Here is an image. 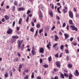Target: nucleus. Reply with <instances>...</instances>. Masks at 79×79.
I'll use <instances>...</instances> for the list:
<instances>
[{"mask_svg": "<svg viewBox=\"0 0 79 79\" xmlns=\"http://www.w3.org/2000/svg\"><path fill=\"white\" fill-rule=\"evenodd\" d=\"M65 51L66 53H69V51H68V50L67 49H66L65 50Z\"/></svg>", "mask_w": 79, "mask_h": 79, "instance_id": "obj_43", "label": "nucleus"}, {"mask_svg": "<svg viewBox=\"0 0 79 79\" xmlns=\"http://www.w3.org/2000/svg\"><path fill=\"white\" fill-rule=\"evenodd\" d=\"M64 74L63 73H60V76L62 79H64Z\"/></svg>", "mask_w": 79, "mask_h": 79, "instance_id": "obj_20", "label": "nucleus"}, {"mask_svg": "<svg viewBox=\"0 0 79 79\" xmlns=\"http://www.w3.org/2000/svg\"><path fill=\"white\" fill-rule=\"evenodd\" d=\"M29 16H28L27 17V19H26V21L27 22H28V21H29Z\"/></svg>", "mask_w": 79, "mask_h": 79, "instance_id": "obj_59", "label": "nucleus"}, {"mask_svg": "<svg viewBox=\"0 0 79 79\" xmlns=\"http://www.w3.org/2000/svg\"><path fill=\"white\" fill-rule=\"evenodd\" d=\"M30 31H31V32H34V28H31Z\"/></svg>", "mask_w": 79, "mask_h": 79, "instance_id": "obj_35", "label": "nucleus"}, {"mask_svg": "<svg viewBox=\"0 0 79 79\" xmlns=\"http://www.w3.org/2000/svg\"><path fill=\"white\" fill-rule=\"evenodd\" d=\"M37 79H41V77L38 76L37 77Z\"/></svg>", "mask_w": 79, "mask_h": 79, "instance_id": "obj_61", "label": "nucleus"}, {"mask_svg": "<svg viewBox=\"0 0 79 79\" xmlns=\"http://www.w3.org/2000/svg\"><path fill=\"white\" fill-rule=\"evenodd\" d=\"M48 61L49 62H51V61H52V58L51 56H50L48 57Z\"/></svg>", "mask_w": 79, "mask_h": 79, "instance_id": "obj_17", "label": "nucleus"}, {"mask_svg": "<svg viewBox=\"0 0 79 79\" xmlns=\"http://www.w3.org/2000/svg\"><path fill=\"white\" fill-rule=\"evenodd\" d=\"M29 78V77L27 76H26L25 77H24V79H27Z\"/></svg>", "mask_w": 79, "mask_h": 79, "instance_id": "obj_54", "label": "nucleus"}, {"mask_svg": "<svg viewBox=\"0 0 79 79\" xmlns=\"http://www.w3.org/2000/svg\"><path fill=\"white\" fill-rule=\"evenodd\" d=\"M56 64L57 68H60L61 67V64L60 61H57L56 62Z\"/></svg>", "mask_w": 79, "mask_h": 79, "instance_id": "obj_3", "label": "nucleus"}, {"mask_svg": "<svg viewBox=\"0 0 79 79\" xmlns=\"http://www.w3.org/2000/svg\"><path fill=\"white\" fill-rule=\"evenodd\" d=\"M32 50H35V47H34L33 46L32 47Z\"/></svg>", "mask_w": 79, "mask_h": 79, "instance_id": "obj_63", "label": "nucleus"}, {"mask_svg": "<svg viewBox=\"0 0 79 79\" xmlns=\"http://www.w3.org/2000/svg\"><path fill=\"white\" fill-rule=\"evenodd\" d=\"M12 10L13 11H15V6H14L12 8Z\"/></svg>", "mask_w": 79, "mask_h": 79, "instance_id": "obj_39", "label": "nucleus"}, {"mask_svg": "<svg viewBox=\"0 0 79 79\" xmlns=\"http://www.w3.org/2000/svg\"><path fill=\"white\" fill-rule=\"evenodd\" d=\"M58 43H55L52 46L53 48H54V49L56 51H57L58 50Z\"/></svg>", "mask_w": 79, "mask_h": 79, "instance_id": "obj_1", "label": "nucleus"}, {"mask_svg": "<svg viewBox=\"0 0 79 79\" xmlns=\"http://www.w3.org/2000/svg\"><path fill=\"white\" fill-rule=\"evenodd\" d=\"M69 23L70 24H73V21H72V20H69Z\"/></svg>", "mask_w": 79, "mask_h": 79, "instance_id": "obj_31", "label": "nucleus"}, {"mask_svg": "<svg viewBox=\"0 0 79 79\" xmlns=\"http://www.w3.org/2000/svg\"><path fill=\"white\" fill-rule=\"evenodd\" d=\"M22 65L21 64H20L19 65V69H21V68H22Z\"/></svg>", "mask_w": 79, "mask_h": 79, "instance_id": "obj_51", "label": "nucleus"}, {"mask_svg": "<svg viewBox=\"0 0 79 79\" xmlns=\"http://www.w3.org/2000/svg\"><path fill=\"white\" fill-rule=\"evenodd\" d=\"M31 53L32 54V55H34L36 54V52L35 50H31Z\"/></svg>", "mask_w": 79, "mask_h": 79, "instance_id": "obj_18", "label": "nucleus"}, {"mask_svg": "<svg viewBox=\"0 0 79 79\" xmlns=\"http://www.w3.org/2000/svg\"><path fill=\"white\" fill-rule=\"evenodd\" d=\"M68 66L69 68L70 69L72 68H73V66L71 64H69L68 65Z\"/></svg>", "mask_w": 79, "mask_h": 79, "instance_id": "obj_29", "label": "nucleus"}, {"mask_svg": "<svg viewBox=\"0 0 79 79\" xmlns=\"http://www.w3.org/2000/svg\"><path fill=\"white\" fill-rule=\"evenodd\" d=\"M69 16L71 18H73V13H72L71 10L69 11Z\"/></svg>", "mask_w": 79, "mask_h": 79, "instance_id": "obj_9", "label": "nucleus"}, {"mask_svg": "<svg viewBox=\"0 0 79 79\" xmlns=\"http://www.w3.org/2000/svg\"><path fill=\"white\" fill-rule=\"evenodd\" d=\"M14 4L15 5H16L17 6V5H18V2L16 1H15L14 2Z\"/></svg>", "mask_w": 79, "mask_h": 79, "instance_id": "obj_45", "label": "nucleus"}, {"mask_svg": "<svg viewBox=\"0 0 79 79\" xmlns=\"http://www.w3.org/2000/svg\"><path fill=\"white\" fill-rule=\"evenodd\" d=\"M70 27L72 28V30L73 31L75 30L76 31H77V28L75 27V26H74V25L71 26Z\"/></svg>", "mask_w": 79, "mask_h": 79, "instance_id": "obj_6", "label": "nucleus"}, {"mask_svg": "<svg viewBox=\"0 0 79 79\" xmlns=\"http://www.w3.org/2000/svg\"><path fill=\"white\" fill-rule=\"evenodd\" d=\"M64 35L65 39H67L69 37V35H68L67 34L64 33Z\"/></svg>", "mask_w": 79, "mask_h": 79, "instance_id": "obj_13", "label": "nucleus"}, {"mask_svg": "<svg viewBox=\"0 0 79 79\" xmlns=\"http://www.w3.org/2000/svg\"><path fill=\"white\" fill-rule=\"evenodd\" d=\"M6 32L8 34H11L12 32H13V30L11 29H9Z\"/></svg>", "mask_w": 79, "mask_h": 79, "instance_id": "obj_5", "label": "nucleus"}, {"mask_svg": "<svg viewBox=\"0 0 79 79\" xmlns=\"http://www.w3.org/2000/svg\"><path fill=\"white\" fill-rule=\"evenodd\" d=\"M14 61L15 62V61H19V58H18V57H17L16 58H15Z\"/></svg>", "mask_w": 79, "mask_h": 79, "instance_id": "obj_32", "label": "nucleus"}, {"mask_svg": "<svg viewBox=\"0 0 79 79\" xmlns=\"http://www.w3.org/2000/svg\"><path fill=\"white\" fill-rule=\"evenodd\" d=\"M23 40H22L21 41L18 40L17 44L18 45V48H20V47H21V44L23 43Z\"/></svg>", "mask_w": 79, "mask_h": 79, "instance_id": "obj_2", "label": "nucleus"}, {"mask_svg": "<svg viewBox=\"0 0 79 79\" xmlns=\"http://www.w3.org/2000/svg\"><path fill=\"white\" fill-rule=\"evenodd\" d=\"M58 77H57V76H56L55 77H54V78H52L51 79H58Z\"/></svg>", "mask_w": 79, "mask_h": 79, "instance_id": "obj_44", "label": "nucleus"}, {"mask_svg": "<svg viewBox=\"0 0 79 79\" xmlns=\"http://www.w3.org/2000/svg\"><path fill=\"white\" fill-rule=\"evenodd\" d=\"M25 10V9H24L23 7H19L18 8V11H24Z\"/></svg>", "mask_w": 79, "mask_h": 79, "instance_id": "obj_10", "label": "nucleus"}, {"mask_svg": "<svg viewBox=\"0 0 79 79\" xmlns=\"http://www.w3.org/2000/svg\"><path fill=\"white\" fill-rule=\"evenodd\" d=\"M42 5H40L39 6V8L41 6V10H42V11H44V7L42 6Z\"/></svg>", "mask_w": 79, "mask_h": 79, "instance_id": "obj_25", "label": "nucleus"}, {"mask_svg": "<svg viewBox=\"0 0 79 79\" xmlns=\"http://www.w3.org/2000/svg\"><path fill=\"white\" fill-rule=\"evenodd\" d=\"M36 28H40V25L39 24H37L36 25Z\"/></svg>", "mask_w": 79, "mask_h": 79, "instance_id": "obj_27", "label": "nucleus"}, {"mask_svg": "<svg viewBox=\"0 0 79 79\" xmlns=\"http://www.w3.org/2000/svg\"><path fill=\"white\" fill-rule=\"evenodd\" d=\"M43 30H42V29H41L40 30H39V33L40 34H41V33H42V32H43Z\"/></svg>", "mask_w": 79, "mask_h": 79, "instance_id": "obj_34", "label": "nucleus"}, {"mask_svg": "<svg viewBox=\"0 0 79 79\" xmlns=\"http://www.w3.org/2000/svg\"><path fill=\"white\" fill-rule=\"evenodd\" d=\"M34 77V73L33 72L32 73V75L31 76V79H33Z\"/></svg>", "mask_w": 79, "mask_h": 79, "instance_id": "obj_26", "label": "nucleus"}, {"mask_svg": "<svg viewBox=\"0 0 79 79\" xmlns=\"http://www.w3.org/2000/svg\"><path fill=\"white\" fill-rule=\"evenodd\" d=\"M16 23V22L15 21H14L13 22V24H12V26L13 27H15V23Z\"/></svg>", "mask_w": 79, "mask_h": 79, "instance_id": "obj_41", "label": "nucleus"}, {"mask_svg": "<svg viewBox=\"0 0 79 79\" xmlns=\"http://www.w3.org/2000/svg\"><path fill=\"white\" fill-rule=\"evenodd\" d=\"M17 55H18V56L19 57H21V54H20V53H19V52H17Z\"/></svg>", "mask_w": 79, "mask_h": 79, "instance_id": "obj_48", "label": "nucleus"}, {"mask_svg": "<svg viewBox=\"0 0 79 79\" xmlns=\"http://www.w3.org/2000/svg\"><path fill=\"white\" fill-rule=\"evenodd\" d=\"M42 59H40V63H42Z\"/></svg>", "mask_w": 79, "mask_h": 79, "instance_id": "obj_58", "label": "nucleus"}, {"mask_svg": "<svg viewBox=\"0 0 79 79\" xmlns=\"http://www.w3.org/2000/svg\"><path fill=\"white\" fill-rule=\"evenodd\" d=\"M64 76H65V77H68L69 76V75H68V74L66 73H64Z\"/></svg>", "mask_w": 79, "mask_h": 79, "instance_id": "obj_23", "label": "nucleus"}, {"mask_svg": "<svg viewBox=\"0 0 79 79\" xmlns=\"http://www.w3.org/2000/svg\"><path fill=\"white\" fill-rule=\"evenodd\" d=\"M73 77V75L72 74H70L69 76V79H72V77Z\"/></svg>", "mask_w": 79, "mask_h": 79, "instance_id": "obj_30", "label": "nucleus"}, {"mask_svg": "<svg viewBox=\"0 0 79 79\" xmlns=\"http://www.w3.org/2000/svg\"><path fill=\"white\" fill-rule=\"evenodd\" d=\"M31 24L33 27H34V22H32Z\"/></svg>", "mask_w": 79, "mask_h": 79, "instance_id": "obj_62", "label": "nucleus"}, {"mask_svg": "<svg viewBox=\"0 0 79 79\" xmlns=\"http://www.w3.org/2000/svg\"><path fill=\"white\" fill-rule=\"evenodd\" d=\"M3 5H4V2H2L1 4V6H3Z\"/></svg>", "mask_w": 79, "mask_h": 79, "instance_id": "obj_64", "label": "nucleus"}, {"mask_svg": "<svg viewBox=\"0 0 79 79\" xmlns=\"http://www.w3.org/2000/svg\"><path fill=\"white\" fill-rule=\"evenodd\" d=\"M31 10H28L27 12V15L28 14H29V13H31Z\"/></svg>", "mask_w": 79, "mask_h": 79, "instance_id": "obj_42", "label": "nucleus"}, {"mask_svg": "<svg viewBox=\"0 0 79 79\" xmlns=\"http://www.w3.org/2000/svg\"><path fill=\"white\" fill-rule=\"evenodd\" d=\"M44 68H47L48 67V65H47V64H45L44 65Z\"/></svg>", "mask_w": 79, "mask_h": 79, "instance_id": "obj_36", "label": "nucleus"}, {"mask_svg": "<svg viewBox=\"0 0 79 79\" xmlns=\"http://www.w3.org/2000/svg\"><path fill=\"white\" fill-rule=\"evenodd\" d=\"M16 29L17 31H19V29H20V27H17Z\"/></svg>", "mask_w": 79, "mask_h": 79, "instance_id": "obj_50", "label": "nucleus"}, {"mask_svg": "<svg viewBox=\"0 0 79 79\" xmlns=\"http://www.w3.org/2000/svg\"><path fill=\"white\" fill-rule=\"evenodd\" d=\"M40 52L41 53H44V48H40Z\"/></svg>", "mask_w": 79, "mask_h": 79, "instance_id": "obj_11", "label": "nucleus"}, {"mask_svg": "<svg viewBox=\"0 0 79 79\" xmlns=\"http://www.w3.org/2000/svg\"><path fill=\"white\" fill-rule=\"evenodd\" d=\"M4 18L6 20H9V17H8V16L7 15H5Z\"/></svg>", "mask_w": 79, "mask_h": 79, "instance_id": "obj_19", "label": "nucleus"}, {"mask_svg": "<svg viewBox=\"0 0 79 79\" xmlns=\"http://www.w3.org/2000/svg\"><path fill=\"white\" fill-rule=\"evenodd\" d=\"M55 57L56 58H58V54H56L55 55Z\"/></svg>", "mask_w": 79, "mask_h": 79, "instance_id": "obj_55", "label": "nucleus"}, {"mask_svg": "<svg viewBox=\"0 0 79 79\" xmlns=\"http://www.w3.org/2000/svg\"><path fill=\"white\" fill-rule=\"evenodd\" d=\"M16 41V39H11V43L12 44H13V43H14Z\"/></svg>", "mask_w": 79, "mask_h": 79, "instance_id": "obj_22", "label": "nucleus"}, {"mask_svg": "<svg viewBox=\"0 0 79 79\" xmlns=\"http://www.w3.org/2000/svg\"><path fill=\"white\" fill-rule=\"evenodd\" d=\"M76 17L77 18V17H79V15H78V14H77V13H76Z\"/></svg>", "mask_w": 79, "mask_h": 79, "instance_id": "obj_60", "label": "nucleus"}, {"mask_svg": "<svg viewBox=\"0 0 79 79\" xmlns=\"http://www.w3.org/2000/svg\"><path fill=\"white\" fill-rule=\"evenodd\" d=\"M39 12L40 13V14L39 15V18L40 19H42V17L43 16V15H42V12H41V10H39Z\"/></svg>", "mask_w": 79, "mask_h": 79, "instance_id": "obj_4", "label": "nucleus"}, {"mask_svg": "<svg viewBox=\"0 0 79 79\" xmlns=\"http://www.w3.org/2000/svg\"><path fill=\"white\" fill-rule=\"evenodd\" d=\"M10 77H11L13 76V73L11 71H10Z\"/></svg>", "mask_w": 79, "mask_h": 79, "instance_id": "obj_49", "label": "nucleus"}, {"mask_svg": "<svg viewBox=\"0 0 79 79\" xmlns=\"http://www.w3.org/2000/svg\"><path fill=\"white\" fill-rule=\"evenodd\" d=\"M20 48H21V50H23V49H24V44H23V45L21 46Z\"/></svg>", "mask_w": 79, "mask_h": 79, "instance_id": "obj_24", "label": "nucleus"}, {"mask_svg": "<svg viewBox=\"0 0 79 79\" xmlns=\"http://www.w3.org/2000/svg\"><path fill=\"white\" fill-rule=\"evenodd\" d=\"M56 19H57L58 21L60 20V18L58 16H56Z\"/></svg>", "mask_w": 79, "mask_h": 79, "instance_id": "obj_38", "label": "nucleus"}, {"mask_svg": "<svg viewBox=\"0 0 79 79\" xmlns=\"http://www.w3.org/2000/svg\"><path fill=\"white\" fill-rule=\"evenodd\" d=\"M45 29H46L47 31H48L50 29V27H49L48 26H47L46 27Z\"/></svg>", "mask_w": 79, "mask_h": 79, "instance_id": "obj_37", "label": "nucleus"}, {"mask_svg": "<svg viewBox=\"0 0 79 79\" xmlns=\"http://www.w3.org/2000/svg\"><path fill=\"white\" fill-rule=\"evenodd\" d=\"M66 23H64L63 24V26H62L63 27H65V26H66Z\"/></svg>", "mask_w": 79, "mask_h": 79, "instance_id": "obj_40", "label": "nucleus"}, {"mask_svg": "<svg viewBox=\"0 0 79 79\" xmlns=\"http://www.w3.org/2000/svg\"><path fill=\"white\" fill-rule=\"evenodd\" d=\"M23 21V19L22 18H20L19 19V24H21V22Z\"/></svg>", "mask_w": 79, "mask_h": 79, "instance_id": "obj_21", "label": "nucleus"}, {"mask_svg": "<svg viewBox=\"0 0 79 79\" xmlns=\"http://www.w3.org/2000/svg\"><path fill=\"white\" fill-rule=\"evenodd\" d=\"M49 15L51 16V17H53V13L52 11L50 10L49 11Z\"/></svg>", "mask_w": 79, "mask_h": 79, "instance_id": "obj_12", "label": "nucleus"}, {"mask_svg": "<svg viewBox=\"0 0 79 79\" xmlns=\"http://www.w3.org/2000/svg\"><path fill=\"white\" fill-rule=\"evenodd\" d=\"M60 50H62L63 49V48H64V45H62L60 46Z\"/></svg>", "mask_w": 79, "mask_h": 79, "instance_id": "obj_33", "label": "nucleus"}, {"mask_svg": "<svg viewBox=\"0 0 79 79\" xmlns=\"http://www.w3.org/2000/svg\"><path fill=\"white\" fill-rule=\"evenodd\" d=\"M2 22H4L5 21V19L3 18L2 20Z\"/></svg>", "mask_w": 79, "mask_h": 79, "instance_id": "obj_57", "label": "nucleus"}, {"mask_svg": "<svg viewBox=\"0 0 79 79\" xmlns=\"http://www.w3.org/2000/svg\"><path fill=\"white\" fill-rule=\"evenodd\" d=\"M51 8L52 10H53V9H54V5H53V4L51 6Z\"/></svg>", "mask_w": 79, "mask_h": 79, "instance_id": "obj_46", "label": "nucleus"}, {"mask_svg": "<svg viewBox=\"0 0 79 79\" xmlns=\"http://www.w3.org/2000/svg\"><path fill=\"white\" fill-rule=\"evenodd\" d=\"M12 39H19V36L17 35L12 36Z\"/></svg>", "mask_w": 79, "mask_h": 79, "instance_id": "obj_15", "label": "nucleus"}, {"mask_svg": "<svg viewBox=\"0 0 79 79\" xmlns=\"http://www.w3.org/2000/svg\"><path fill=\"white\" fill-rule=\"evenodd\" d=\"M74 74L75 76H78L79 75V73L78 70H75V72H74Z\"/></svg>", "mask_w": 79, "mask_h": 79, "instance_id": "obj_7", "label": "nucleus"}, {"mask_svg": "<svg viewBox=\"0 0 79 79\" xmlns=\"http://www.w3.org/2000/svg\"><path fill=\"white\" fill-rule=\"evenodd\" d=\"M62 11L63 12L64 14H65L66 13H67V12H68V10L63 9L62 10Z\"/></svg>", "mask_w": 79, "mask_h": 79, "instance_id": "obj_16", "label": "nucleus"}, {"mask_svg": "<svg viewBox=\"0 0 79 79\" xmlns=\"http://www.w3.org/2000/svg\"><path fill=\"white\" fill-rule=\"evenodd\" d=\"M26 16V14H24L23 15V16L22 17V18H25Z\"/></svg>", "mask_w": 79, "mask_h": 79, "instance_id": "obj_53", "label": "nucleus"}, {"mask_svg": "<svg viewBox=\"0 0 79 79\" xmlns=\"http://www.w3.org/2000/svg\"><path fill=\"white\" fill-rule=\"evenodd\" d=\"M54 29H55V26H53V27L52 28V31H53Z\"/></svg>", "mask_w": 79, "mask_h": 79, "instance_id": "obj_52", "label": "nucleus"}, {"mask_svg": "<svg viewBox=\"0 0 79 79\" xmlns=\"http://www.w3.org/2000/svg\"><path fill=\"white\" fill-rule=\"evenodd\" d=\"M55 41H56V42H57V41H58V40L59 39V37L57 36V35H55Z\"/></svg>", "mask_w": 79, "mask_h": 79, "instance_id": "obj_14", "label": "nucleus"}, {"mask_svg": "<svg viewBox=\"0 0 79 79\" xmlns=\"http://www.w3.org/2000/svg\"><path fill=\"white\" fill-rule=\"evenodd\" d=\"M73 38L71 37V38L70 39V40L71 42H72L73 40Z\"/></svg>", "mask_w": 79, "mask_h": 79, "instance_id": "obj_56", "label": "nucleus"}, {"mask_svg": "<svg viewBox=\"0 0 79 79\" xmlns=\"http://www.w3.org/2000/svg\"><path fill=\"white\" fill-rule=\"evenodd\" d=\"M8 73L6 72V73L4 75V76L5 77H8Z\"/></svg>", "mask_w": 79, "mask_h": 79, "instance_id": "obj_28", "label": "nucleus"}, {"mask_svg": "<svg viewBox=\"0 0 79 79\" xmlns=\"http://www.w3.org/2000/svg\"><path fill=\"white\" fill-rule=\"evenodd\" d=\"M50 46H51V42H49V44H48L46 46L47 48L48 49V50H50L51 48Z\"/></svg>", "mask_w": 79, "mask_h": 79, "instance_id": "obj_8", "label": "nucleus"}, {"mask_svg": "<svg viewBox=\"0 0 79 79\" xmlns=\"http://www.w3.org/2000/svg\"><path fill=\"white\" fill-rule=\"evenodd\" d=\"M57 10L58 11V12H59V13H61V12L60 11V8L59 7H58L57 8Z\"/></svg>", "mask_w": 79, "mask_h": 79, "instance_id": "obj_47", "label": "nucleus"}]
</instances>
